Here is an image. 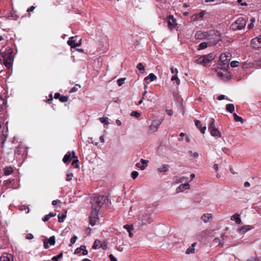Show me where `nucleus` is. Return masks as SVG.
Instances as JSON below:
<instances>
[{"label": "nucleus", "mask_w": 261, "mask_h": 261, "mask_svg": "<svg viewBox=\"0 0 261 261\" xmlns=\"http://www.w3.org/2000/svg\"><path fill=\"white\" fill-rule=\"evenodd\" d=\"M251 44L254 48L261 47L260 44L258 42V38H257V37H255L251 40Z\"/></svg>", "instance_id": "nucleus-19"}, {"label": "nucleus", "mask_w": 261, "mask_h": 261, "mask_svg": "<svg viewBox=\"0 0 261 261\" xmlns=\"http://www.w3.org/2000/svg\"><path fill=\"white\" fill-rule=\"evenodd\" d=\"M171 81H175L177 85H179L180 84V80L178 78L176 74H175L174 75L172 76L171 77Z\"/></svg>", "instance_id": "nucleus-40"}, {"label": "nucleus", "mask_w": 261, "mask_h": 261, "mask_svg": "<svg viewBox=\"0 0 261 261\" xmlns=\"http://www.w3.org/2000/svg\"><path fill=\"white\" fill-rule=\"evenodd\" d=\"M73 177V174L72 173H68L66 175V180L68 181H70L72 179Z\"/></svg>", "instance_id": "nucleus-46"}, {"label": "nucleus", "mask_w": 261, "mask_h": 261, "mask_svg": "<svg viewBox=\"0 0 261 261\" xmlns=\"http://www.w3.org/2000/svg\"><path fill=\"white\" fill-rule=\"evenodd\" d=\"M77 237L76 236H73L70 239V243L71 244H73L75 243Z\"/></svg>", "instance_id": "nucleus-49"}, {"label": "nucleus", "mask_w": 261, "mask_h": 261, "mask_svg": "<svg viewBox=\"0 0 261 261\" xmlns=\"http://www.w3.org/2000/svg\"><path fill=\"white\" fill-rule=\"evenodd\" d=\"M168 27L170 30L175 28L177 25L176 20L173 15H169L168 17Z\"/></svg>", "instance_id": "nucleus-10"}, {"label": "nucleus", "mask_w": 261, "mask_h": 261, "mask_svg": "<svg viewBox=\"0 0 261 261\" xmlns=\"http://www.w3.org/2000/svg\"><path fill=\"white\" fill-rule=\"evenodd\" d=\"M207 44L206 42H202L198 45V50H201L207 47Z\"/></svg>", "instance_id": "nucleus-35"}, {"label": "nucleus", "mask_w": 261, "mask_h": 261, "mask_svg": "<svg viewBox=\"0 0 261 261\" xmlns=\"http://www.w3.org/2000/svg\"><path fill=\"white\" fill-rule=\"evenodd\" d=\"M72 159V152H68L64 156L63 159V162L65 164H69Z\"/></svg>", "instance_id": "nucleus-16"}, {"label": "nucleus", "mask_w": 261, "mask_h": 261, "mask_svg": "<svg viewBox=\"0 0 261 261\" xmlns=\"http://www.w3.org/2000/svg\"><path fill=\"white\" fill-rule=\"evenodd\" d=\"M101 247H102V244L101 241L98 240H96L92 246L93 249H97L98 248H101Z\"/></svg>", "instance_id": "nucleus-27"}, {"label": "nucleus", "mask_w": 261, "mask_h": 261, "mask_svg": "<svg viewBox=\"0 0 261 261\" xmlns=\"http://www.w3.org/2000/svg\"><path fill=\"white\" fill-rule=\"evenodd\" d=\"M226 109L228 112L232 113L234 110V107L233 104L229 103L226 105Z\"/></svg>", "instance_id": "nucleus-29"}, {"label": "nucleus", "mask_w": 261, "mask_h": 261, "mask_svg": "<svg viewBox=\"0 0 261 261\" xmlns=\"http://www.w3.org/2000/svg\"><path fill=\"white\" fill-rule=\"evenodd\" d=\"M137 68L140 71L141 73L144 72L145 69L142 63H140L138 64Z\"/></svg>", "instance_id": "nucleus-34"}, {"label": "nucleus", "mask_w": 261, "mask_h": 261, "mask_svg": "<svg viewBox=\"0 0 261 261\" xmlns=\"http://www.w3.org/2000/svg\"><path fill=\"white\" fill-rule=\"evenodd\" d=\"M218 75L221 79H225L228 77V72L227 70L224 68H218L217 70Z\"/></svg>", "instance_id": "nucleus-12"}, {"label": "nucleus", "mask_w": 261, "mask_h": 261, "mask_svg": "<svg viewBox=\"0 0 261 261\" xmlns=\"http://www.w3.org/2000/svg\"><path fill=\"white\" fill-rule=\"evenodd\" d=\"M215 58V54L213 53H211L206 55L201 56L195 60V62L198 64L206 66L207 64L211 63Z\"/></svg>", "instance_id": "nucleus-4"}, {"label": "nucleus", "mask_w": 261, "mask_h": 261, "mask_svg": "<svg viewBox=\"0 0 261 261\" xmlns=\"http://www.w3.org/2000/svg\"><path fill=\"white\" fill-rule=\"evenodd\" d=\"M197 245V243L195 242L192 244V246L189 247L186 251V253L187 254H190L191 253H193L195 252L194 247Z\"/></svg>", "instance_id": "nucleus-23"}, {"label": "nucleus", "mask_w": 261, "mask_h": 261, "mask_svg": "<svg viewBox=\"0 0 261 261\" xmlns=\"http://www.w3.org/2000/svg\"><path fill=\"white\" fill-rule=\"evenodd\" d=\"M49 218L55 217L56 215V213H49L48 215Z\"/></svg>", "instance_id": "nucleus-62"}, {"label": "nucleus", "mask_w": 261, "mask_h": 261, "mask_svg": "<svg viewBox=\"0 0 261 261\" xmlns=\"http://www.w3.org/2000/svg\"><path fill=\"white\" fill-rule=\"evenodd\" d=\"M190 188V185L188 183L181 184L177 188V190H179L181 191H184L185 190L189 189Z\"/></svg>", "instance_id": "nucleus-28"}, {"label": "nucleus", "mask_w": 261, "mask_h": 261, "mask_svg": "<svg viewBox=\"0 0 261 261\" xmlns=\"http://www.w3.org/2000/svg\"><path fill=\"white\" fill-rule=\"evenodd\" d=\"M17 154H20L22 153V155L23 156H26V155L28 153L27 148L25 147L17 148Z\"/></svg>", "instance_id": "nucleus-21"}, {"label": "nucleus", "mask_w": 261, "mask_h": 261, "mask_svg": "<svg viewBox=\"0 0 261 261\" xmlns=\"http://www.w3.org/2000/svg\"><path fill=\"white\" fill-rule=\"evenodd\" d=\"M250 229L251 228L249 227V226L245 225L241 228L240 229V232L241 233H245Z\"/></svg>", "instance_id": "nucleus-33"}, {"label": "nucleus", "mask_w": 261, "mask_h": 261, "mask_svg": "<svg viewBox=\"0 0 261 261\" xmlns=\"http://www.w3.org/2000/svg\"><path fill=\"white\" fill-rule=\"evenodd\" d=\"M58 221L59 222H63L64 221V218L66 217V215L60 213L58 215Z\"/></svg>", "instance_id": "nucleus-38"}, {"label": "nucleus", "mask_w": 261, "mask_h": 261, "mask_svg": "<svg viewBox=\"0 0 261 261\" xmlns=\"http://www.w3.org/2000/svg\"><path fill=\"white\" fill-rule=\"evenodd\" d=\"M35 9V7L33 6H32L30 8H29V9H28L27 10V12L30 13L31 12H32L34 11V10Z\"/></svg>", "instance_id": "nucleus-58"}, {"label": "nucleus", "mask_w": 261, "mask_h": 261, "mask_svg": "<svg viewBox=\"0 0 261 261\" xmlns=\"http://www.w3.org/2000/svg\"><path fill=\"white\" fill-rule=\"evenodd\" d=\"M253 27H254V24L252 23H250L248 24V25L247 26V28L248 30H251V29H253Z\"/></svg>", "instance_id": "nucleus-60"}, {"label": "nucleus", "mask_w": 261, "mask_h": 261, "mask_svg": "<svg viewBox=\"0 0 261 261\" xmlns=\"http://www.w3.org/2000/svg\"><path fill=\"white\" fill-rule=\"evenodd\" d=\"M82 252V254L86 255L88 254V251L86 250V246L82 245L80 247L77 248L74 251V254H77Z\"/></svg>", "instance_id": "nucleus-15"}, {"label": "nucleus", "mask_w": 261, "mask_h": 261, "mask_svg": "<svg viewBox=\"0 0 261 261\" xmlns=\"http://www.w3.org/2000/svg\"><path fill=\"white\" fill-rule=\"evenodd\" d=\"M77 38L78 36H77L70 37L67 41V44L70 46L71 48L80 46L82 43V39H80V40L77 42Z\"/></svg>", "instance_id": "nucleus-7"}, {"label": "nucleus", "mask_w": 261, "mask_h": 261, "mask_svg": "<svg viewBox=\"0 0 261 261\" xmlns=\"http://www.w3.org/2000/svg\"><path fill=\"white\" fill-rule=\"evenodd\" d=\"M109 258L111 261H117V259L115 257L113 254L109 255Z\"/></svg>", "instance_id": "nucleus-54"}, {"label": "nucleus", "mask_w": 261, "mask_h": 261, "mask_svg": "<svg viewBox=\"0 0 261 261\" xmlns=\"http://www.w3.org/2000/svg\"><path fill=\"white\" fill-rule=\"evenodd\" d=\"M109 201V199L106 196L99 195L93 198L91 202L92 211L94 213L98 212L102 205Z\"/></svg>", "instance_id": "nucleus-1"}, {"label": "nucleus", "mask_w": 261, "mask_h": 261, "mask_svg": "<svg viewBox=\"0 0 261 261\" xmlns=\"http://www.w3.org/2000/svg\"><path fill=\"white\" fill-rule=\"evenodd\" d=\"M12 255L11 254H7L3 255L0 257V261H11L12 259Z\"/></svg>", "instance_id": "nucleus-26"}, {"label": "nucleus", "mask_w": 261, "mask_h": 261, "mask_svg": "<svg viewBox=\"0 0 261 261\" xmlns=\"http://www.w3.org/2000/svg\"><path fill=\"white\" fill-rule=\"evenodd\" d=\"M54 97L55 99H59L62 102H65L68 101V96L62 95L60 93H56Z\"/></svg>", "instance_id": "nucleus-14"}, {"label": "nucleus", "mask_w": 261, "mask_h": 261, "mask_svg": "<svg viewBox=\"0 0 261 261\" xmlns=\"http://www.w3.org/2000/svg\"><path fill=\"white\" fill-rule=\"evenodd\" d=\"M100 121L105 124H109V118L108 117H101L99 118Z\"/></svg>", "instance_id": "nucleus-39"}, {"label": "nucleus", "mask_w": 261, "mask_h": 261, "mask_svg": "<svg viewBox=\"0 0 261 261\" xmlns=\"http://www.w3.org/2000/svg\"><path fill=\"white\" fill-rule=\"evenodd\" d=\"M13 171L14 169L11 166L6 167L4 169V174L6 175L12 174Z\"/></svg>", "instance_id": "nucleus-25"}, {"label": "nucleus", "mask_w": 261, "mask_h": 261, "mask_svg": "<svg viewBox=\"0 0 261 261\" xmlns=\"http://www.w3.org/2000/svg\"><path fill=\"white\" fill-rule=\"evenodd\" d=\"M98 212L95 213L94 211H91V215L89 216V224L92 226L98 222Z\"/></svg>", "instance_id": "nucleus-11"}, {"label": "nucleus", "mask_w": 261, "mask_h": 261, "mask_svg": "<svg viewBox=\"0 0 261 261\" xmlns=\"http://www.w3.org/2000/svg\"><path fill=\"white\" fill-rule=\"evenodd\" d=\"M171 72L173 74H177L178 73V70L177 68L171 67Z\"/></svg>", "instance_id": "nucleus-51"}, {"label": "nucleus", "mask_w": 261, "mask_h": 261, "mask_svg": "<svg viewBox=\"0 0 261 261\" xmlns=\"http://www.w3.org/2000/svg\"><path fill=\"white\" fill-rule=\"evenodd\" d=\"M231 220L232 221H235L237 224H240L242 222V220L240 217V216L238 214H235L233 215L231 217Z\"/></svg>", "instance_id": "nucleus-22"}, {"label": "nucleus", "mask_w": 261, "mask_h": 261, "mask_svg": "<svg viewBox=\"0 0 261 261\" xmlns=\"http://www.w3.org/2000/svg\"><path fill=\"white\" fill-rule=\"evenodd\" d=\"M123 228L127 230V231H130L133 230V226L132 225L126 224L123 226Z\"/></svg>", "instance_id": "nucleus-41"}, {"label": "nucleus", "mask_w": 261, "mask_h": 261, "mask_svg": "<svg viewBox=\"0 0 261 261\" xmlns=\"http://www.w3.org/2000/svg\"><path fill=\"white\" fill-rule=\"evenodd\" d=\"M201 219L204 222H207L210 221V220L212 219V217L211 216V214H203L201 217Z\"/></svg>", "instance_id": "nucleus-24"}, {"label": "nucleus", "mask_w": 261, "mask_h": 261, "mask_svg": "<svg viewBox=\"0 0 261 261\" xmlns=\"http://www.w3.org/2000/svg\"><path fill=\"white\" fill-rule=\"evenodd\" d=\"M215 119L214 118H211L210 120V123L208 125V129L210 132L211 135L215 137L216 138H221V133L219 130L216 128L215 125Z\"/></svg>", "instance_id": "nucleus-6"}, {"label": "nucleus", "mask_w": 261, "mask_h": 261, "mask_svg": "<svg viewBox=\"0 0 261 261\" xmlns=\"http://www.w3.org/2000/svg\"><path fill=\"white\" fill-rule=\"evenodd\" d=\"M205 14V12L204 11H201L199 13H198V14H196L195 15H194L193 16V17H194V16H195V17H196L197 16H198L200 18H202L204 15Z\"/></svg>", "instance_id": "nucleus-48"}, {"label": "nucleus", "mask_w": 261, "mask_h": 261, "mask_svg": "<svg viewBox=\"0 0 261 261\" xmlns=\"http://www.w3.org/2000/svg\"><path fill=\"white\" fill-rule=\"evenodd\" d=\"M231 57V54L229 52H226L221 55L220 56V61L223 63L224 65H227L228 66Z\"/></svg>", "instance_id": "nucleus-8"}, {"label": "nucleus", "mask_w": 261, "mask_h": 261, "mask_svg": "<svg viewBox=\"0 0 261 261\" xmlns=\"http://www.w3.org/2000/svg\"><path fill=\"white\" fill-rule=\"evenodd\" d=\"M50 219L49 216H48L47 215H46L42 219V220L44 221V222H47L48 221V220Z\"/></svg>", "instance_id": "nucleus-55"}, {"label": "nucleus", "mask_w": 261, "mask_h": 261, "mask_svg": "<svg viewBox=\"0 0 261 261\" xmlns=\"http://www.w3.org/2000/svg\"><path fill=\"white\" fill-rule=\"evenodd\" d=\"M214 169L216 170V171H218V169H219V167H218V164H214Z\"/></svg>", "instance_id": "nucleus-64"}, {"label": "nucleus", "mask_w": 261, "mask_h": 261, "mask_svg": "<svg viewBox=\"0 0 261 261\" xmlns=\"http://www.w3.org/2000/svg\"><path fill=\"white\" fill-rule=\"evenodd\" d=\"M208 36L207 32H202L201 31H198L195 34V38L196 39L202 40L207 38Z\"/></svg>", "instance_id": "nucleus-13"}, {"label": "nucleus", "mask_w": 261, "mask_h": 261, "mask_svg": "<svg viewBox=\"0 0 261 261\" xmlns=\"http://www.w3.org/2000/svg\"><path fill=\"white\" fill-rule=\"evenodd\" d=\"M233 116L235 121L241 122L242 123H243V119L241 117L238 116L236 113H234L233 114Z\"/></svg>", "instance_id": "nucleus-31"}, {"label": "nucleus", "mask_w": 261, "mask_h": 261, "mask_svg": "<svg viewBox=\"0 0 261 261\" xmlns=\"http://www.w3.org/2000/svg\"><path fill=\"white\" fill-rule=\"evenodd\" d=\"M141 163H142V165H146V167L147 166V163H148V160H144L143 159L140 160Z\"/></svg>", "instance_id": "nucleus-52"}, {"label": "nucleus", "mask_w": 261, "mask_h": 261, "mask_svg": "<svg viewBox=\"0 0 261 261\" xmlns=\"http://www.w3.org/2000/svg\"><path fill=\"white\" fill-rule=\"evenodd\" d=\"M139 175V173L137 171H133L131 173V177L133 179H136Z\"/></svg>", "instance_id": "nucleus-45"}, {"label": "nucleus", "mask_w": 261, "mask_h": 261, "mask_svg": "<svg viewBox=\"0 0 261 261\" xmlns=\"http://www.w3.org/2000/svg\"><path fill=\"white\" fill-rule=\"evenodd\" d=\"M15 183L14 179H9L4 181V184L5 186H10Z\"/></svg>", "instance_id": "nucleus-30"}, {"label": "nucleus", "mask_w": 261, "mask_h": 261, "mask_svg": "<svg viewBox=\"0 0 261 261\" xmlns=\"http://www.w3.org/2000/svg\"><path fill=\"white\" fill-rule=\"evenodd\" d=\"M72 157L73 160L72 165L74 166V167L75 168H78L79 167L77 163L79 162L78 158L75 154V152L74 151H72Z\"/></svg>", "instance_id": "nucleus-18"}, {"label": "nucleus", "mask_w": 261, "mask_h": 261, "mask_svg": "<svg viewBox=\"0 0 261 261\" xmlns=\"http://www.w3.org/2000/svg\"><path fill=\"white\" fill-rule=\"evenodd\" d=\"M125 78H121L117 80V84L119 86H121L124 83Z\"/></svg>", "instance_id": "nucleus-43"}, {"label": "nucleus", "mask_w": 261, "mask_h": 261, "mask_svg": "<svg viewBox=\"0 0 261 261\" xmlns=\"http://www.w3.org/2000/svg\"><path fill=\"white\" fill-rule=\"evenodd\" d=\"M1 56L3 59L4 64L7 68H10L14 59L12 49L10 48H6L5 51L2 53Z\"/></svg>", "instance_id": "nucleus-2"}, {"label": "nucleus", "mask_w": 261, "mask_h": 261, "mask_svg": "<svg viewBox=\"0 0 261 261\" xmlns=\"http://www.w3.org/2000/svg\"><path fill=\"white\" fill-rule=\"evenodd\" d=\"M148 77L150 80L151 81H153L156 79V76L152 73H151L148 76Z\"/></svg>", "instance_id": "nucleus-44"}, {"label": "nucleus", "mask_w": 261, "mask_h": 261, "mask_svg": "<svg viewBox=\"0 0 261 261\" xmlns=\"http://www.w3.org/2000/svg\"><path fill=\"white\" fill-rule=\"evenodd\" d=\"M162 121V120L160 119L154 120L151 124L149 126V132L150 133L156 132L159 126L161 124Z\"/></svg>", "instance_id": "nucleus-9"}, {"label": "nucleus", "mask_w": 261, "mask_h": 261, "mask_svg": "<svg viewBox=\"0 0 261 261\" xmlns=\"http://www.w3.org/2000/svg\"><path fill=\"white\" fill-rule=\"evenodd\" d=\"M166 112L169 116H171L173 114V112L171 110H166Z\"/></svg>", "instance_id": "nucleus-56"}, {"label": "nucleus", "mask_w": 261, "mask_h": 261, "mask_svg": "<svg viewBox=\"0 0 261 261\" xmlns=\"http://www.w3.org/2000/svg\"><path fill=\"white\" fill-rule=\"evenodd\" d=\"M60 202H61V201L60 200H53L52 201V204L53 205L55 206L57 204V203H60Z\"/></svg>", "instance_id": "nucleus-59"}, {"label": "nucleus", "mask_w": 261, "mask_h": 261, "mask_svg": "<svg viewBox=\"0 0 261 261\" xmlns=\"http://www.w3.org/2000/svg\"><path fill=\"white\" fill-rule=\"evenodd\" d=\"M7 101L5 99H3L0 97V114L6 108Z\"/></svg>", "instance_id": "nucleus-20"}, {"label": "nucleus", "mask_w": 261, "mask_h": 261, "mask_svg": "<svg viewBox=\"0 0 261 261\" xmlns=\"http://www.w3.org/2000/svg\"><path fill=\"white\" fill-rule=\"evenodd\" d=\"M247 23L246 16L238 17L230 25V30L233 32L245 28Z\"/></svg>", "instance_id": "nucleus-3"}, {"label": "nucleus", "mask_w": 261, "mask_h": 261, "mask_svg": "<svg viewBox=\"0 0 261 261\" xmlns=\"http://www.w3.org/2000/svg\"><path fill=\"white\" fill-rule=\"evenodd\" d=\"M131 116L139 118L141 116V114L137 111H133L131 113Z\"/></svg>", "instance_id": "nucleus-47"}, {"label": "nucleus", "mask_w": 261, "mask_h": 261, "mask_svg": "<svg viewBox=\"0 0 261 261\" xmlns=\"http://www.w3.org/2000/svg\"><path fill=\"white\" fill-rule=\"evenodd\" d=\"M25 238L28 240H32L34 238V236L32 233H28L25 237Z\"/></svg>", "instance_id": "nucleus-53"}, {"label": "nucleus", "mask_w": 261, "mask_h": 261, "mask_svg": "<svg viewBox=\"0 0 261 261\" xmlns=\"http://www.w3.org/2000/svg\"><path fill=\"white\" fill-rule=\"evenodd\" d=\"M168 165H163L162 167L158 169V171L159 172H166L168 170Z\"/></svg>", "instance_id": "nucleus-32"}, {"label": "nucleus", "mask_w": 261, "mask_h": 261, "mask_svg": "<svg viewBox=\"0 0 261 261\" xmlns=\"http://www.w3.org/2000/svg\"><path fill=\"white\" fill-rule=\"evenodd\" d=\"M48 242H46L45 241H44V247L45 248V249H47L48 248Z\"/></svg>", "instance_id": "nucleus-63"}, {"label": "nucleus", "mask_w": 261, "mask_h": 261, "mask_svg": "<svg viewBox=\"0 0 261 261\" xmlns=\"http://www.w3.org/2000/svg\"><path fill=\"white\" fill-rule=\"evenodd\" d=\"M240 64V62L238 61H233L230 63V66L231 67H238Z\"/></svg>", "instance_id": "nucleus-42"}, {"label": "nucleus", "mask_w": 261, "mask_h": 261, "mask_svg": "<svg viewBox=\"0 0 261 261\" xmlns=\"http://www.w3.org/2000/svg\"><path fill=\"white\" fill-rule=\"evenodd\" d=\"M136 166L137 167L140 168L142 170H144L146 167V165H141L140 163H137Z\"/></svg>", "instance_id": "nucleus-50"}, {"label": "nucleus", "mask_w": 261, "mask_h": 261, "mask_svg": "<svg viewBox=\"0 0 261 261\" xmlns=\"http://www.w3.org/2000/svg\"><path fill=\"white\" fill-rule=\"evenodd\" d=\"M47 242L49 243L51 245H54L56 243V239L55 236L50 237L48 240Z\"/></svg>", "instance_id": "nucleus-36"}, {"label": "nucleus", "mask_w": 261, "mask_h": 261, "mask_svg": "<svg viewBox=\"0 0 261 261\" xmlns=\"http://www.w3.org/2000/svg\"><path fill=\"white\" fill-rule=\"evenodd\" d=\"M195 124L196 126L199 128V130L202 134H204L205 130L206 129V126H204L203 127L202 126V124L201 123V122L198 120H194Z\"/></svg>", "instance_id": "nucleus-17"}, {"label": "nucleus", "mask_w": 261, "mask_h": 261, "mask_svg": "<svg viewBox=\"0 0 261 261\" xmlns=\"http://www.w3.org/2000/svg\"><path fill=\"white\" fill-rule=\"evenodd\" d=\"M7 123L8 121L4 117H0V140L2 142L6 140L7 136Z\"/></svg>", "instance_id": "nucleus-5"}, {"label": "nucleus", "mask_w": 261, "mask_h": 261, "mask_svg": "<svg viewBox=\"0 0 261 261\" xmlns=\"http://www.w3.org/2000/svg\"><path fill=\"white\" fill-rule=\"evenodd\" d=\"M77 90H78V89H77V88H76V87H73V88H72L70 90V91H69V93H73V92H74L77 91Z\"/></svg>", "instance_id": "nucleus-57"}, {"label": "nucleus", "mask_w": 261, "mask_h": 261, "mask_svg": "<svg viewBox=\"0 0 261 261\" xmlns=\"http://www.w3.org/2000/svg\"><path fill=\"white\" fill-rule=\"evenodd\" d=\"M224 98H225V95H221L219 96L218 97V99L219 100H223Z\"/></svg>", "instance_id": "nucleus-61"}, {"label": "nucleus", "mask_w": 261, "mask_h": 261, "mask_svg": "<svg viewBox=\"0 0 261 261\" xmlns=\"http://www.w3.org/2000/svg\"><path fill=\"white\" fill-rule=\"evenodd\" d=\"M63 256V253L61 252L57 256H54L52 257L51 260L53 261H58L59 259L62 258Z\"/></svg>", "instance_id": "nucleus-37"}]
</instances>
